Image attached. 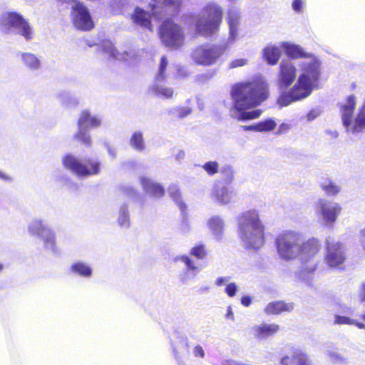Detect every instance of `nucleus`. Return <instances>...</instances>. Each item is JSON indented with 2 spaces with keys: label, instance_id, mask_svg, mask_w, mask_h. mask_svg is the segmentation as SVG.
<instances>
[{
  "label": "nucleus",
  "instance_id": "obj_21",
  "mask_svg": "<svg viewBox=\"0 0 365 365\" xmlns=\"http://www.w3.org/2000/svg\"><path fill=\"white\" fill-rule=\"evenodd\" d=\"M279 330V327L276 324L262 323L252 327V334L257 340H266L273 336Z\"/></svg>",
  "mask_w": 365,
  "mask_h": 365
},
{
  "label": "nucleus",
  "instance_id": "obj_23",
  "mask_svg": "<svg viewBox=\"0 0 365 365\" xmlns=\"http://www.w3.org/2000/svg\"><path fill=\"white\" fill-rule=\"evenodd\" d=\"M140 181L145 192L150 196L160 197L164 195L165 190L163 187L152 179L141 177Z\"/></svg>",
  "mask_w": 365,
  "mask_h": 365
},
{
  "label": "nucleus",
  "instance_id": "obj_40",
  "mask_svg": "<svg viewBox=\"0 0 365 365\" xmlns=\"http://www.w3.org/2000/svg\"><path fill=\"white\" fill-rule=\"evenodd\" d=\"M190 255L198 259H203L206 256V251L203 245H198L190 250Z\"/></svg>",
  "mask_w": 365,
  "mask_h": 365
},
{
  "label": "nucleus",
  "instance_id": "obj_2",
  "mask_svg": "<svg viewBox=\"0 0 365 365\" xmlns=\"http://www.w3.org/2000/svg\"><path fill=\"white\" fill-rule=\"evenodd\" d=\"M268 86L261 76H256L252 81L239 83L232 87L230 95L232 106L231 117L245 121L257 118L262 114L259 109L251 110L268 98Z\"/></svg>",
  "mask_w": 365,
  "mask_h": 365
},
{
  "label": "nucleus",
  "instance_id": "obj_51",
  "mask_svg": "<svg viewBox=\"0 0 365 365\" xmlns=\"http://www.w3.org/2000/svg\"><path fill=\"white\" fill-rule=\"evenodd\" d=\"M193 354H194L195 356H196V357L199 356V357L203 358L205 356L204 350H203L202 347L200 345H197L194 348Z\"/></svg>",
  "mask_w": 365,
  "mask_h": 365
},
{
  "label": "nucleus",
  "instance_id": "obj_50",
  "mask_svg": "<svg viewBox=\"0 0 365 365\" xmlns=\"http://www.w3.org/2000/svg\"><path fill=\"white\" fill-rule=\"evenodd\" d=\"M302 0H294L292 2V9L294 11L299 13L302 10Z\"/></svg>",
  "mask_w": 365,
  "mask_h": 365
},
{
  "label": "nucleus",
  "instance_id": "obj_12",
  "mask_svg": "<svg viewBox=\"0 0 365 365\" xmlns=\"http://www.w3.org/2000/svg\"><path fill=\"white\" fill-rule=\"evenodd\" d=\"M101 124V119L98 116L91 115L88 110H83L78 118V132L74 134L73 138L87 147L91 146L92 140L88 128H96Z\"/></svg>",
  "mask_w": 365,
  "mask_h": 365
},
{
  "label": "nucleus",
  "instance_id": "obj_55",
  "mask_svg": "<svg viewBox=\"0 0 365 365\" xmlns=\"http://www.w3.org/2000/svg\"><path fill=\"white\" fill-rule=\"evenodd\" d=\"M359 297L361 302H365V282L361 284L359 292Z\"/></svg>",
  "mask_w": 365,
  "mask_h": 365
},
{
  "label": "nucleus",
  "instance_id": "obj_25",
  "mask_svg": "<svg viewBox=\"0 0 365 365\" xmlns=\"http://www.w3.org/2000/svg\"><path fill=\"white\" fill-rule=\"evenodd\" d=\"M20 58L24 66L31 71L41 68V60L36 54L31 52H21Z\"/></svg>",
  "mask_w": 365,
  "mask_h": 365
},
{
  "label": "nucleus",
  "instance_id": "obj_8",
  "mask_svg": "<svg viewBox=\"0 0 365 365\" xmlns=\"http://www.w3.org/2000/svg\"><path fill=\"white\" fill-rule=\"evenodd\" d=\"M159 34L162 43L170 49L177 50L184 44L182 27L171 19H166L161 24Z\"/></svg>",
  "mask_w": 365,
  "mask_h": 365
},
{
  "label": "nucleus",
  "instance_id": "obj_43",
  "mask_svg": "<svg viewBox=\"0 0 365 365\" xmlns=\"http://www.w3.org/2000/svg\"><path fill=\"white\" fill-rule=\"evenodd\" d=\"M294 361L296 365H312L311 360L303 353L294 354Z\"/></svg>",
  "mask_w": 365,
  "mask_h": 365
},
{
  "label": "nucleus",
  "instance_id": "obj_34",
  "mask_svg": "<svg viewBox=\"0 0 365 365\" xmlns=\"http://www.w3.org/2000/svg\"><path fill=\"white\" fill-rule=\"evenodd\" d=\"M168 193L180 210L186 208L185 204L181 200V193L180 190L176 185H172L169 187Z\"/></svg>",
  "mask_w": 365,
  "mask_h": 365
},
{
  "label": "nucleus",
  "instance_id": "obj_35",
  "mask_svg": "<svg viewBox=\"0 0 365 365\" xmlns=\"http://www.w3.org/2000/svg\"><path fill=\"white\" fill-rule=\"evenodd\" d=\"M118 224L120 227H128L130 226L128 207L126 204H123L119 210Z\"/></svg>",
  "mask_w": 365,
  "mask_h": 365
},
{
  "label": "nucleus",
  "instance_id": "obj_37",
  "mask_svg": "<svg viewBox=\"0 0 365 365\" xmlns=\"http://www.w3.org/2000/svg\"><path fill=\"white\" fill-rule=\"evenodd\" d=\"M321 187L329 195H335L340 191V187L329 180L322 182Z\"/></svg>",
  "mask_w": 365,
  "mask_h": 365
},
{
  "label": "nucleus",
  "instance_id": "obj_24",
  "mask_svg": "<svg viewBox=\"0 0 365 365\" xmlns=\"http://www.w3.org/2000/svg\"><path fill=\"white\" fill-rule=\"evenodd\" d=\"M207 226L217 240L222 238L225 230L224 220L218 215L212 216L207 220Z\"/></svg>",
  "mask_w": 365,
  "mask_h": 365
},
{
  "label": "nucleus",
  "instance_id": "obj_14",
  "mask_svg": "<svg viewBox=\"0 0 365 365\" xmlns=\"http://www.w3.org/2000/svg\"><path fill=\"white\" fill-rule=\"evenodd\" d=\"M321 64L320 60L311 53L299 61L301 73L298 78L317 87L321 77Z\"/></svg>",
  "mask_w": 365,
  "mask_h": 365
},
{
  "label": "nucleus",
  "instance_id": "obj_44",
  "mask_svg": "<svg viewBox=\"0 0 365 365\" xmlns=\"http://www.w3.org/2000/svg\"><path fill=\"white\" fill-rule=\"evenodd\" d=\"M221 173L225 178L227 183L231 182L234 177V170L230 165H225L221 169Z\"/></svg>",
  "mask_w": 365,
  "mask_h": 365
},
{
  "label": "nucleus",
  "instance_id": "obj_27",
  "mask_svg": "<svg viewBox=\"0 0 365 365\" xmlns=\"http://www.w3.org/2000/svg\"><path fill=\"white\" fill-rule=\"evenodd\" d=\"M294 309L293 303H285L282 301H277L269 303L264 309L267 314H279L284 312H291Z\"/></svg>",
  "mask_w": 365,
  "mask_h": 365
},
{
  "label": "nucleus",
  "instance_id": "obj_58",
  "mask_svg": "<svg viewBox=\"0 0 365 365\" xmlns=\"http://www.w3.org/2000/svg\"><path fill=\"white\" fill-rule=\"evenodd\" d=\"M252 299L250 296H244L241 298V303L245 307H249L251 304Z\"/></svg>",
  "mask_w": 365,
  "mask_h": 365
},
{
  "label": "nucleus",
  "instance_id": "obj_38",
  "mask_svg": "<svg viewBox=\"0 0 365 365\" xmlns=\"http://www.w3.org/2000/svg\"><path fill=\"white\" fill-rule=\"evenodd\" d=\"M327 355L330 361L334 364L343 363L346 361L345 358L336 349H328Z\"/></svg>",
  "mask_w": 365,
  "mask_h": 365
},
{
  "label": "nucleus",
  "instance_id": "obj_7",
  "mask_svg": "<svg viewBox=\"0 0 365 365\" xmlns=\"http://www.w3.org/2000/svg\"><path fill=\"white\" fill-rule=\"evenodd\" d=\"M1 31L7 34H19L26 41L34 38V29L23 16L15 11L3 13L0 18Z\"/></svg>",
  "mask_w": 365,
  "mask_h": 365
},
{
  "label": "nucleus",
  "instance_id": "obj_52",
  "mask_svg": "<svg viewBox=\"0 0 365 365\" xmlns=\"http://www.w3.org/2000/svg\"><path fill=\"white\" fill-rule=\"evenodd\" d=\"M104 145L106 148L107 151H108L109 155L113 159H115L116 158V156H117V151H116V150L114 148L108 145V143H105Z\"/></svg>",
  "mask_w": 365,
  "mask_h": 365
},
{
  "label": "nucleus",
  "instance_id": "obj_62",
  "mask_svg": "<svg viewBox=\"0 0 365 365\" xmlns=\"http://www.w3.org/2000/svg\"><path fill=\"white\" fill-rule=\"evenodd\" d=\"M354 324L356 325L359 329H365V324L361 322H357L355 321Z\"/></svg>",
  "mask_w": 365,
  "mask_h": 365
},
{
  "label": "nucleus",
  "instance_id": "obj_45",
  "mask_svg": "<svg viewBox=\"0 0 365 365\" xmlns=\"http://www.w3.org/2000/svg\"><path fill=\"white\" fill-rule=\"evenodd\" d=\"M355 323V320L350 319L347 317L336 315L334 319V324H349L353 325Z\"/></svg>",
  "mask_w": 365,
  "mask_h": 365
},
{
  "label": "nucleus",
  "instance_id": "obj_30",
  "mask_svg": "<svg viewBox=\"0 0 365 365\" xmlns=\"http://www.w3.org/2000/svg\"><path fill=\"white\" fill-rule=\"evenodd\" d=\"M164 81H153L150 87V91L158 97L163 98H170L173 95V89L163 84Z\"/></svg>",
  "mask_w": 365,
  "mask_h": 365
},
{
  "label": "nucleus",
  "instance_id": "obj_64",
  "mask_svg": "<svg viewBox=\"0 0 365 365\" xmlns=\"http://www.w3.org/2000/svg\"><path fill=\"white\" fill-rule=\"evenodd\" d=\"M361 319L365 321V313L361 315Z\"/></svg>",
  "mask_w": 365,
  "mask_h": 365
},
{
  "label": "nucleus",
  "instance_id": "obj_13",
  "mask_svg": "<svg viewBox=\"0 0 365 365\" xmlns=\"http://www.w3.org/2000/svg\"><path fill=\"white\" fill-rule=\"evenodd\" d=\"M229 46L224 45H203L197 47L192 53L193 61L200 65L210 66L223 55Z\"/></svg>",
  "mask_w": 365,
  "mask_h": 365
},
{
  "label": "nucleus",
  "instance_id": "obj_22",
  "mask_svg": "<svg viewBox=\"0 0 365 365\" xmlns=\"http://www.w3.org/2000/svg\"><path fill=\"white\" fill-rule=\"evenodd\" d=\"M180 260L186 266V269L182 274L181 280L186 283L188 280L194 279L200 272V268L195 265L194 261L187 255L178 256L175 261Z\"/></svg>",
  "mask_w": 365,
  "mask_h": 365
},
{
  "label": "nucleus",
  "instance_id": "obj_63",
  "mask_svg": "<svg viewBox=\"0 0 365 365\" xmlns=\"http://www.w3.org/2000/svg\"><path fill=\"white\" fill-rule=\"evenodd\" d=\"M3 264L1 263H0V272L2 271L3 269Z\"/></svg>",
  "mask_w": 365,
  "mask_h": 365
},
{
  "label": "nucleus",
  "instance_id": "obj_32",
  "mask_svg": "<svg viewBox=\"0 0 365 365\" xmlns=\"http://www.w3.org/2000/svg\"><path fill=\"white\" fill-rule=\"evenodd\" d=\"M276 125L277 124L275 121L273 119L269 118L263 121H260L252 125L244 126V128L245 130L264 132L273 130Z\"/></svg>",
  "mask_w": 365,
  "mask_h": 365
},
{
  "label": "nucleus",
  "instance_id": "obj_11",
  "mask_svg": "<svg viewBox=\"0 0 365 365\" xmlns=\"http://www.w3.org/2000/svg\"><path fill=\"white\" fill-rule=\"evenodd\" d=\"M28 231L30 235L36 236L43 241L46 250L52 254L57 253L55 233L42 220H32L28 225Z\"/></svg>",
  "mask_w": 365,
  "mask_h": 365
},
{
  "label": "nucleus",
  "instance_id": "obj_53",
  "mask_svg": "<svg viewBox=\"0 0 365 365\" xmlns=\"http://www.w3.org/2000/svg\"><path fill=\"white\" fill-rule=\"evenodd\" d=\"M319 112L316 110H310L307 115V120L312 121L314 120L319 115Z\"/></svg>",
  "mask_w": 365,
  "mask_h": 365
},
{
  "label": "nucleus",
  "instance_id": "obj_57",
  "mask_svg": "<svg viewBox=\"0 0 365 365\" xmlns=\"http://www.w3.org/2000/svg\"><path fill=\"white\" fill-rule=\"evenodd\" d=\"M123 192H125V194H126L128 197H133L135 195V190L130 187H124Z\"/></svg>",
  "mask_w": 365,
  "mask_h": 365
},
{
  "label": "nucleus",
  "instance_id": "obj_18",
  "mask_svg": "<svg viewBox=\"0 0 365 365\" xmlns=\"http://www.w3.org/2000/svg\"><path fill=\"white\" fill-rule=\"evenodd\" d=\"M297 77V68L290 61H282L277 76V86L280 90L289 87Z\"/></svg>",
  "mask_w": 365,
  "mask_h": 365
},
{
  "label": "nucleus",
  "instance_id": "obj_28",
  "mask_svg": "<svg viewBox=\"0 0 365 365\" xmlns=\"http://www.w3.org/2000/svg\"><path fill=\"white\" fill-rule=\"evenodd\" d=\"M71 272L83 278H90L93 274V268L91 264L83 261L73 262L70 267Z\"/></svg>",
  "mask_w": 365,
  "mask_h": 365
},
{
  "label": "nucleus",
  "instance_id": "obj_4",
  "mask_svg": "<svg viewBox=\"0 0 365 365\" xmlns=\"http://www.w3.org/2000/svg\"><path fill=\"white\" fill-rule=\"evenodd\" d=\"M182 4V0H150V14L136 7L131 14V19L135 25L151 31V17L159 21L166 16H173L180 11Z\"/></svg>",
  "mask_w": 365,
  "mask_h": 365
},
{
  "label": "nucleus",
  "instance_id": "obj_36",
  "mask_svg": "<svg viewBox=\"0 0 365 365\" xmlns=\"http://www.w3.org/2000/svg\"><path fill=\"white\" fill-rule=\"evenodd\" d=\"M168 64V61L166 56H163L160 58L158 70V72H157V73L155 76V79H154V80H156L157 82L165 81L166 76H167L166 73H165V71H166Z\"/></svg>",
  "mask_w": 365,
  "mask_h": 365
},
{
  "label": "nucleus",
  "instance_id": "obj_47",
  "mask_svg": "<svg viewBox=\"0 0 365 365\" xmlns=\"http://www.w3.org/2000/svg\"><path fill=\"white\" fill-rule=\"evenodd\" d=\"M58 98L62 102L64 105H68V101L71 100L70 94L66 91H62L57 95Z\"/></svg>",
  "mask_w": 365,
  "mask_h": 365
},
{
  "label": "nucleus",
  "instance_id": "obj_17",
  "mask_svg": "<svg viewBox=\"0 0 365 365\" xmlns=\"http://www.w3.org/2000/svg\"><path fill=\"white\" fill-rule=\"evenodd\" d=\"M327 253L325 262L330 268H339L345 261L344 247L339 242H330L327 240Z\"/></svg>",
  "mask_w": 365,
  "mask_h": 365
},
{
  "label": "nucleus",
  "instance_id": "obj_29",
  "mask_svg": "<svg viewBox=\"0 0 365 365\" xmlns=\"http://www.w3.org/2000/svg\"><path fill=\"white\" fill-rule=\"evenodd\" d=\"M282 47L284 48L286 54L292 58H302L304 59L311 54L305 52L300 46L287 42L282 43Z\"/></svg>",
  "mask_w": 365,
  "mask_h": 365
},
{
  "label": "nucleus",
  "instance_id": "obj_3",
  "mask_svg": "<svg viewBox=\"0 0 365 365\" xmlns=\"http://www.w3.org/2000/svg\"><path fill=\"white\" fill-rule=\"evenodd\" d=\"M240 238L246 248L258 250L264 243V225L260 220L259 211L250 209L240 213L237 218Z\"/></svg>",
  "mask_w": 365,
  "mask_h": 365
},
{
  "label": "nucleus",
  "instance_id": "obj_46",
  "mask_svg": "<svg viewBox=\"0 0 365 365\" xmlns=\"http://www.w3.org/2000/svg\"><path fill=\"white\" fill-rule=\"evenodd\" d=\"M237 290V286L235 283L233 282L227 284L225 287V292L230 297H232L235 295Z\"/></svg>",
  "mask_w": 365,
  "mask_h": 365
},
{
  "label": "nucleus",
  "instance_id": "obj_31",
  "mask_svg": "<svg viewBox=\"0 0 365 365\" xmlns=\"http://www.w3.org/2000/svg\"><path fill=\"white\" fill-rule=\"evenodd\" d=\"M263 58L269 65H275L281 56V51L278 46H267L262 51Z\"/></svg>",
  "mask_w": 365,
  "mask_h": 365
},
{
  "label": "nucleus",
  "instance_id": "obj_49",
  "mask_svg": "<svg viewBox=\"0 0 365 365\" xmlns=\"http://www.w3.org/2000/svg\"><path fill=\"white\" fill-rule=\"evenodd\" d=\"M279 365H296L294 361V355L292 357L288 356L282 357L280 360Z\"/></svg>",
  "mask_w": 365,
  "mask_h": 365
},
{
  "label": "nucleus",
  "instance_id": "obj_61",
  "mask_svg": "<svg viewBox=\"0 0 365 365\" xmlns=\"http://www.w3.org/2000/svg\"><path fill=\"white\" fill-rule=\"evenodd\" d=\"M361 242L363 247L365 249V227L361 230Z\"/></svg>",
  "mask_w": 365,
  "mask_h": 365
},
{
  "label": "nucleus",
  "instance_id": "obj_59",
  "mask_svg": "<svg viewBox=\"0 0 365 365\" xmlns=\"http://www.w3.org/2000/svg\"><path fill=\"white\" fill-rule=\"evenodd\" d=\"M185 157V153L182 150H178V153L175 154V158L178 161L182 160Z\"/></svg>",
  "mask_w": 365,
  "mask_h": 365
},
{
  "label": "nucleus",
  "instance_id": "obj_56",
  "mask_svg": "<svg viewBox=\"0 0 365 365\" xmlns=\"http://www.w3.org/2000/svg\"><path fill=\"white\" fill-rule=\"evenodd\" d=\"M229 280H230V277H220L217 278L215 284L217 286H222L225 283L228 282Z\"/></svg>",
  "mask_w": 365,
  "mask_h": 365
},
{
  "label": "nucleus",
  "instance_id": "obj_15",
  "mask_svg": "<svg viewBox=\"0 0 365 365\" xmlns=\"http://www.w3.org/2000/svg\"><path fill=\"white\" fill-rule=\"evenodd\" d=\"M72 20L75 27L79 30L89 31L94 26L88 9L80 2L72 6Z\"/></svg>",
  "mask_w": 365,
  "mask_h": 365
},
{
  "label": "nucleus",
  "instance_id": "obj_48",
  "mask_svg": "<svg viewBox=\"0 0 365 365\" xmlns=\"http://www.w3.org/2000/svg\"><path fill=\"white\" fill-rule=\"evenodd\" d=\"M247 63V60H246L245 58L235 59L230 63V68H235L237 67H241V66L246 65Z\"/></svg>",
  "mask_w": 365,
  "mask_h": 365
},
{
  "label": "nucleus",
  "instance_id": "obj_26",
  "mask_svg": "<svg viewBox=\"0 0 365 365\" xmlns=\"http://www.w3.org/2000/svg\"><path fill=\"white\" fill-rule=\"evenodd\" d=\"M103 51L105 53L108 54L110 57H112L116 60L127 61L129 58H133V55H131L130 52L124 51L123 53L119 52L113 46V43L107 41L103 43Z\"/></svg>",
  "mask_w": 365,
  "mask_h": 365
},
{
  "label": "nucleus",
  "instance_id": "obj_20",
  "mask_svg": "<svg viewBox=\"0 0 365 365\" xmlns=\"http://www.w3.org/2000/svg\"><path fill=\"white\" fill-rule=\"evenodd\" d=\"M227 23L229 26V36L225 43L227 46L232 45L238 38L239 28L241 24V15L237 9H230L227 13Z\"/></svg>",
  "mask_w": 365,
  "mask_h": 365
},
{
  "label": "nucleus",
  "instance_id": "obj_41",
  "mask_svg": "<svg viewBox=\"0 0 365 365\" xmlns=\"http://www.w3.org/2000/svg\"><path fill=\"white\" fill-rule=\"evenodd\" d=\"M202 168L208 175H213L218 173L219 165L216 161H208L202 165Z\"/></svg>",
  "mask_w": 365,
  "mask_h": 365
},
{
  "label": "nucleus",
  "instance_id": "obj_1",
  "mask_svg": "<svg viewBox=\"0 0 365 365\" xmlns=\"http://www.w3.org/2000/svg\"><path fill=\"white\" fill-rule=\"evenodd\" d=\"M275 244L277 252L282 259L289 261L299 258L301 267L297 277L307 284H311L319 264L317 256L321 249L319 240L312 237L304 241L302 233L286 231L278 235Z\"/></svg>",
  "mask_w": 365,
  "mask_h": 365
},
{
  "label": "nucleus",
  "instance_id": "obj_9",
  "mask_svg": "<svg viewBox=\"0 0 365 365\" xmlns=\"http://www.w3.org/2000/svg\"><path fill=\"white\" fill-rule=\"evenodd\" d=\"M316 88L298 78L292 88L280 93L277 99V104L280 107H285L292 103L301 101L308 98Z\"/></svg>",
  "mask_w": 365,
  "mask_h": 365
},
{
  "label": "nucleus",
  "instance_id": "obj_19",
  "mask_svg": "<svg viewBox=\"0 0 365 365\" xmlns=\"http://www.w3.org/2000/svg\"><path fill=\"white\" fill-rule=\"evenodd\" d=\"M211 195L217 203L227 205L235 201L236 192L230 187L222 183H216L213 186Z\"/></svg>",
  "mask_w": 365,
  "mask_h": 365
},
{
  "label": "nucleus",
  "instance_id": "obj_60",
  "mask_svg": "<svg viewBox=\"0 0 365 365\" xmlns=\"http://www.w3.org/2000/svg\"><path fill=\"white\" fill-rule=\"evenodd\" d=\"M226 317L227 319H232V321L235 319L234 318V314H233V312H232V307H227V314H226Z\"/></svg>",
  "mask_w": 365,
  "mask_h": 365
},
{
  "label": "nucleus",
  "instance_id": "obj_54",
  "mask_svg": "<svg viewBox=\"0 0 365 365\" xmlns=\"http://www.w3.org/2000/svg\"><path fill=\"white\" fill-rule=\"evenodd\" d=\"M0 179L6 182H13L14 179L10 175L0 170Z\"/></svg>",
  "mask_w": 365,
  "mask_h": 365
},
{
  "label": "nucleus",
  "instance_id": "obj_33",
  "mask_svg": "<svg viewBox=\"0 0 365 365\" xmlns=\"http://www.w3.org/2000/svg\"><path fill=\"white\" fill-rule=\"evenodd\" d=\"M130 147L137 152H143L145 149V144L143 133L140 131H135L133 133L130 139Z\"/></svg>",
  "mask_w": 365,
  "mask_h": 365
},
{
  "label": "nucleus",
  "instance_id": "obj_42",
  "mask_svg": "<svg viewBox=\"0 0 365 365\" xmlns=\"http://www.w3.org/2000/svg\"><path fill=\"white\" fill-rule=\"evenodd\" d=\"M180 211L182 215V222L180 230L182 233L187 234L190 231L191 227L190 225V222L188 220L187 213L185 212V209H182V210Z\"/></svg>",
  "mask_w": 365,
  "mask_h": 365
},
{
  "label": "nucleus",
  "instance_id": "obj_10",
  "mask_svg": "<svg viewBox=\"0 0 365 365\" xmlns=\"http://www.w3.org/2000/svg\"><path fill=\"white\" fill-rule=\"evenodd\" d=\"M63 164L66 169L80 178L95 175L100 173L101 163L98 161L88 160L83 163L81 160L71 154L63 157Z\"/></svg>",
  "mask_w": 365,
  "mask_h": 365
},
{
  "label": "nucleus",
  "instance_id": "obj_5",
  "mask_svg": "<svg viewBox=\"0 0 365 365\" xmlns=\"http://www.w3.org/2000/svg\"><path fill=\"white\" fill-rule=\"evenodd\" d=\"M222 16L223 9L220 4L207 3L195 17L196 32L204 37L212 36L219 31Z\"/></svg>",
  "mask_w": 365,
  "mask_h": 365
},
{
  "label": "nucleus",
  "instance_id": "obj_39",
  "mask_svg": "<svg viewBox=\"0 0 365 365\" xmlns=\"http://www.w3.org/2000/svg\"><path fill=\"white\" fill-rule=\"evenodd\" d=\"M192 112V110L190 108L187 107H179V108H174L172 110H170V113L173 115V116L183 118L188 115H190Z\"/></svg>",
  "mask_w": 365,
  "mask_h": 365
},
{
  "label": "nucleus",
  "instance_id": "obj_6",
  "mask_svg": "<svg viewBox=\"0 0 365 365\" xmlns=\"http://www.w3.org/2000/svg\"><path fill=\"white\" fill-rule=\"evenodd\" d=\"M355 107L356 99L354 95L348 96L344 102L340 103L343 125L347 132L354 135L361 133L365 130V101L354 118Z\"/></svg>",
  "mask_w": 365,
  "mask_h": 365
},
{
  "label": "nucleus",
  "instance_id": "obj_16",
  "mask_svg": "<svg viewBox=\"0 0 365 365\" xmlns=\"http://www.w3.org/2000/svg\"><path fill=\"white\" fill-rule=\"evenodd\" d=\"M341 207L336 202L326 199H319L316 207V211L323 221L327 225H332L341 212Z\"/></svg>",
  "mask_w": 365,
  "mask_h": 365
}]
</instances>
